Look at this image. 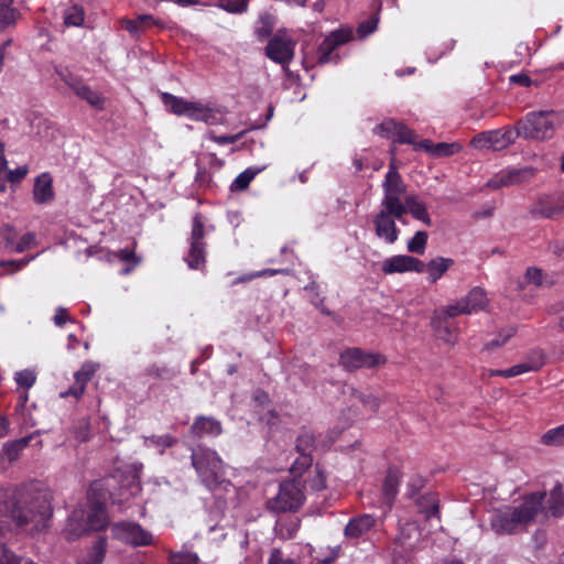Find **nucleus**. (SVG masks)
<instances>
[{
	"instance_id": "obj_7",
	"label": "nucleus",
	"mask_w": 564,
	"mask_h": 564,
	"mask_svg": "<svg viewBox=\"0 0 564 564\" xmlns=\"http://www.w3.org/2000/svg\"><path fill=\"white\" fill-rule=\"evenodd\" d=\"M518 137L520 135L517 127H506L478 133L471 139L470 144L478 150L501 151L513 144Z\"/></svg>"
},
{
	"instance_id": "obj_38",
	"label": "nucleus",
	"mask_w": 564,
	"mask_h": 564,
	"mask_svg": "<svg viewBox=\"0 0 564 564\" xmlns=\"http://www.w3.org/2000/svg\"><path fill=\"white\" fill-rule=\"evenodd\" d=\"M434 314L442 316L445 319H449L460 314H470V310L467 308V306L464 303V300L462 299L455 304H451L440 310H436Z\"/></svg>"
},
{
	"instance_id": "obj_22",
	"label": "nucleus",
	"mask_w": 564,
	"mask_h": 564,
	"mask_svg": "<svg viewBox=\"0 0 564 564\" xmlns=\"http://www.w3.org/2000/svg\"><path fill=\"white\" fill-rule=\"evenodd\" d=\"M192 432L198 437L203 436H218L221 434L223 429L219 421L214 417L198 416L193 425Z\"/></svg>"
},
{
	"instance_id": "obj_40",
	"label": "nucleus",
	"mask_w": 564,
	"mask_h": 564,
	"mask_svg": "<svg viewBox=\"0 0 564 564\" xmlns=\"http://www.w3.org/2000/svg\"><path fill=\"white\" fill-rule=\"evenodd\" d=\"M96 370H97V365L85 364L82 367V369L76 373L77 382L82 383V386L78 389H76L72 392L76 398H79L84 393V383L87 382L93 377V375L96 372Z\"/></svg>"
},
{
	"instance_id": "obj_13",
	"label": "nucleus",
	"mask_w": 564,
	"mask_h": 564,
	"mask_svg": "<svg viewBox=\"0 0 564 564\" xmlns=\"http://www.w3.org/2000/svg\"><path fill=\"white\" fill-rule=\"evenodd\" d=\"M340 365L347 370L372 368L384 364L386 359L378 354L365 352L359 348H350L340 354Z\"/></svg>"
},
{
	"instance_id": "obj_44",
	"label": "nucleus",
	"mask_w": 564,
	"mask_h": 564,
	"mask_svg": "<svg viewBox=\"0 0 564 564\" xmlns=\"http://www.w3.org/2000/svg\"><path fill=\"white\" fill-rule=\"evenodd\" d=\"M462 150V145L457 142L446 143L440 142L434 144L433 147V156L434 158H445L451 156L455 153H458Z\"/></svg>"
},
{
	"instance_id": "obj_42",
	"label": "nucleus",
	"mask_w": 564,
	"mask_h": 564,
	"mask_svg": "<svg viewBox=\"0 0 564 564\" xmlns=\"http://www.w3.org/2000/svg\"><path fill=\"white\" fill-rule=\"evenodd\" d=\"M427 232L416 231L415 235L408 241L406 248L410 252L423 254L427 243Z\"/></svg>"
},
{
	"instance_id": "obj_59",
	"label": "nucleus",
	"mask_w": 564,
	"mask_h": 564,
	"mask_svg": "<svg viewBox=\"0 0 564 564\" xmlns=\"http://www.w3.org/2000/svg\"><path fill=\"white\" fill-rule=\"evenodd\" d=\"M527 280L534 284V285H541L542 284V271L536 268H529L525 273Z\"/></svg>"
},
{
	"instance_id": "obj_27",
	"label": "nucleus",
	"mask_w": 564,
	"mask_h": 564,
	"mask_svg": "<svg viewBox=\"0 0 564 564\" xmlns=\"http://www.w3.org/2000/svg\"><path fill=\"white\" fill-rule=\"evenodd\" d=\"M375 524V519L369 514L351 519L345 528V534L348 538L357 539L369 531Z\"/></svg>"
},
{
	"instance_id": "obj_47",
	"label": "nucleus",
	"mask_w": 564,
	"mask_h": 564,
	"mask_svg": "<svg viewBox=\"0 0 564 564\" xmlns=\"http://www.w3.org/2000/svg\"><path fill=\"white\" fill-rule=\"evenodd\" d=\"M0 564H35L33 561L15 555L13 552L2 546L0 554Z\"/></svg>"
},
{
	"instance_id": "obj_37",
	"label": "nucleus",
	"mask_w": 564,
	"mask_h": 564,
	"mask_svg": "<svg viewBox=\"0 0 564 564\" xmlns=\"http://www.w3.org/2000/svg\"><path fill=\"white\" fill-rule=\"evenodd\" d=\"M274 28V17L270 13H262L256 26V34L260 40L267 39Z\"/></svg>"
},
{
	"instance_id": "obj_11",
	"label": "nucleus",
	"mask_w": 564,
	"mask_h": 564,
	"mask_svg": "<svg viewBox=\"0 0 564 564\" xmlns=\"http://www.w3.org/2000/svg\"><path fill=\"white\" fill-rule=\"evenodd\" d=\"M112 538L132 546H148L154 543L152 533L135 522H118L111 527Z\"/></svg>"
},
{
	"instance_id": "obj_24",
	"label": "nucleus",
	"mask_w": 564,
	"mask_h": 564,
	"mask_svg": "<svg viewBox=\"0 0 564 564\" xmlns=\"http://www.w3.org/2000/svg\"><path fill=\"white\" fill-rule=\"evenodd\" d=\"M454 264L451 258L437 257L430 262L424 263V271L427 273V280L431 283L437 282L445 272Z\"/></svg>"
},
{
	"instance_id": "obj_1",
	"label": "nucleus",
	"mask_w": 564,
	"mask_h": 564,
	"mask_svg": "<svg viewBox=\"0 0 564 564\" xmlns=\"http://www.w3.org/2000/svg\"><path fill=\"white\" fill-rule=\"evenodd\" d=\"M545 491H535L511 505L494 509L489 518L491 530L499 535H510L542 522L545 517Z\"/></svg>"
},
{
	"instance_id": "obj_61",
	"label": "nucleus",
	"mask_w": 564,
	"mask_h": 564,
	"mask_svg": "<svg viewBox=\"0 0 564 564\" xmlns=\"http://www.w3.org/2000/svg\"><path fill=\"white\" fill-rule=\"evenodd\" d=\"M137 22L138 23H143L144 30L150 28V26H152V25L162 26V23L159 20H155L153 18V15H150V14L139 15L137 18Z\"/></svg>"
},
{
	"instance_id": "obj_15",
	"label": "nucleus",
	"mask_w": 564,
	"mask_h": 564,
	"mask_svg": "<svg viewBox=\"0 0 564 564\" xmlns=\"http://www.w3.org/2000/svg\"><path fill=\"white\" fill-rule=\"evenodd\" d=\"M535 174L533 167L507 169L495 174L486 184L491 189L513 186L529 181Z\"/></svg>"
},
{
	"instance_id": "obj_16",
	"label": "nucleus",
	"mask_w": 564,
	"mask_h": 564,
	"mask_svg": "<svg viewBox=\"0 0 564 564\" xmlns=\"http://www.w3.org/2000/svg\"><path fill=\"white\" fill-rule=\"evenodd\" d=\"M294 42L285 35H274L265 47L267 56L275 63L286 64L293 58Z\"/></svg>"
},
{
	"instance_id": "obj_2",
	"label": "nucleus",
	"mask_w": 564,
	"mask_h": 564,
	"mask_svg": "<svg viewBox=\"0 0 564 564\" xmlns=\"http://www.w3.org/2000/svg\"><path fill=\"white\" fill-rule=\"evenodd\" d=\"M51 505L45 496H36L30 501H14L9 491L0 489V536L6 535L11 524L25 528L32 524L30 532H39L51 517Z\"/></svg>"
},
{
	"instance_id": "obj_5",
	"label": "nucleus",
	"mask_w": 564,
	"mask_h": 564,
	"mask_svg": "<svg viewBox=\"0 0 564 564\" xmlns=\"http://www.w3.org/2000/svg\"><path fill=\"white\" fill-rule=\"evenodd\" d=\"M191 458L200 481L208 489H215L225 482L224 463L215 451L198 446L193 449Z\"/></svg>"
},
{
	"instance_id": "obj_25",
	"label": "nucleus",
	"mask_w": 564,
	"mask_h": 564,
	"mask_svg": "<svg viewBox=\"0 0 564 564\" xmlns=\"http://www.w3.org/2000/svg\"><path fill=\"white\" fill-rule=\"evenodd\" d=\"M403 207L404 215L406 213H411L415 219L423 221L427 226H431L432 221L426 206L416 195L406 196L403 202Z\"/></svg>"
},
{
	"instance_id": "obj_51",
	"label": "nucleus",
	"mask_w": 564,
	"mask_h": 564,
	"mask_svg": "<svg viewBox=\"0 0 564 564\" xmlns=\"http://www.w3.org/2000/svg\"><path fill=\"white\" fill-rule=\"evenodd\" d=\"M514 333H516V329L513 327H508V328L502 329L499 333L498 338L489 341L486 345L487 349H491V348L500 347V346L505 345L514 335Z\"/></svg>"
},
{
	"instance_id": "obj_33",
	"label": "nucleus",
	"mask_w": 564,
	"mask_h": 564,
	"mask_svg": "<svg viewBox=\"0 0 564 564\" xmlns=\"http://www.w3.org/2000/svg\"><path fill=\"white\" fill-rule=\"evenodd\" d=\"M19 17L20 13L13 7V0H0V28L14 24Z\"/></svg>"
},
{
	"instance_id": "obj_32",
	"label": "nucleus",
	"mask_w": 564,
	"mask_h": 564,
	"mask_svg": "<svg viewBox=\"0 0 564 564\" xmlns=\"http://www.w3.org/2000/svg\"><path fill=\"white\" fill-rule=\"evenodd\" d=\"M542 365H543V361L541 360V358H539L535 360L518 364V365L510 367L508 369H505V370H497L494 372V375L503 376L507 378L516 377V376H519V375H522V373H525L529 371H535V370L540 369Z\"/></svg>"
},
{
	"instance_id": "obj_23",
	"label": "nucleus",
	"mask_w": 564,
	"mask_h": 564,
	"mask_svg": "<svg viewBox=\"0 0 564 564\" xmlns=\"http://www.w3.org/2000/svg\"><path fill=\"white\" fill-rule=\"evenodd\" d=\"M438 502L437 494L427 492L417 499L416 505L420 513L424 514L427 520H436L440 524Z\"/></svg>"
},
{
	"instance_id": "obj_4",
	"label": "nucleus",
	"mask_w": 564,
	"mask_h": 564,
	"mask_svg": "<svg viewBox=\"0 0 564 564\" xmlns=\"http://www.w3.org/2000/svg\"><path fill=\"white\" fill-rule=\"evenodd\" d=\"M107 523L104 502L90 498L87 509L77 508L72 512L65 531L68 540H75L89 531L104 529Z\"/></svg>"
},
{
	"instance_id": "obj_63",
	"label": "nucleus",
	"mask_w": 564,
	"mask_h": 564,
	"mask_svg": "<svg viewBox=\"0 0 564 564\" xmlns=\"http://www.w3.org/2000/svg\"><path fill=\"white\" fill-rule=\"evenodd\" d=\"M67 321H69V316L67 310L64 307H58L54 315V323L57 326L64 325Z\"/></svg>"
},
{
	"instance_id": "obj_60",
	"label": "nucleus",
	"mask_w": 564,
	"mask_h": 564,
	"mask_svg": "<svg viewBox=\"0 0 564 564\" xmlns=\"http://www.w3.org/2000/svg\"><path fill=\"white\" fill-rule=\"evenodd\" d=\"M122 23L126 30L129 31L132 35H138L140 32L144 31L143 23H138L137 19L123 20Z\"/></svg>"
},
{
	"instance_id": "obj_35",
	"label": "nucleus",
	"mask_w": 564,
	"mask_h": 564,
	"mask_svg": "<svg viewBox=\"0 0 564 564\" xmlns=\"http://www.w3.org/2000/svg\"><path fill=\"white\" fill-rule=\"evenodd\" d=\"M400 473L398 470H389L384 484H383V496L386 501L390 505L398 492L400 484Z\"/></svg>"
},
{
	"instance_id": "obj_43",
	"label": "nucleus",
	"mask_w": 564,
	"mask_h": 564,
	"mask_svg": "<svg viewBox=\"0 0 564 564\" xmlns=\"http://www.w3.org/2000/svg\"><path fill=\"white\" fill-rule=\"evenodd\" d=\"M542 443L549 446L564 445V424L544 433L542 436Z\"/></svg>"
},
{
	"instance_id": "obj_26",
	"label": "nucleus",
	"mask_w": 564,
	"mask_h": 564,
	"mask_svg": "<svg viewBox=\"0 0 564 564\" xmlns=\"http://www.w3.org/2000/svg\"><path fill=\"white\" fill-rule=\"evenodd\" d=\"M431 325L440 339L447 344H453L456 340V328L447 318L434 314Z\"/></svg>"
},
{
	"instance_id": "obj_54",
	"label": "nucleus",
	"mask_w": 564,
	"mask_h": 564,
	"mask_svg": "<svg viewBox=\"0 0 564 564\" xmlns=\"http://www.w3.org/2000/svg\"><path fill=\"white\" fill-rule=\"evenodd\" d=\"M268 564H295L292 558L284 557L280 549H273L270 553Z\"/></svg>"
},
{
	"instance_id": "obj_10",
	"label": "nucleus",
	"mask_w": 564,
	"mask_h": 564,
	"mask_svg": "<svg viewBox=\"0 0 564 564\" xmlns=\"http://www.w3.org/2000/svg\"><path fill=\"white\" fill-rule=\"evenodd\" d=\"M404 212L380 207L373 216V230L377 238L387 245H393L399 239L400 230L395 221L401 220Z\"/></svg>"
},
{
	"instance_id": "obj_39",
	"label": "nucleus",
	"mask_w": 564,
	"mask_h": 564,
	"mask_svg": "<svg viewBox=\"0 0 564 564\" xmlns=\"http://www.w3.org/2000/svg\"><path fill=\"white\" fill-rule=\"evenodd\" d=\"M85 20V12L80 6L74 4L64 12V23L67 26H80Z\"/></svg>"
},
{
	"instance_id": "obj_6",
	"label": "nucleus",
	"mask_w": 564,
	"mask_h": 564,
	"mask_svg": "<svg viewBox=\"0 0 564 564\" xmlns=\"http://www.w3.org/2000/svg\"><path fill=\"white\" fill-rule=\"evenodd\" d=\"M164 105L171 112L177 116H184L192 120L203 121L207 124H219L223 116L219 110L200 101H188L172 94L162 95Z\"/></svg>"
},
{
	"instance_id": "obj_3",
	"label": "nucleus",
	"mask_w": 564,
	"mask_h": 564,
	"mask_svg": "<svg viewBox=\"0 0 564 564\" xmlns=\"http://www.w3.org/2000/svg\"><path fill=\"white\" fill-rule=\"evenodd\" d=\"M563 123V111L546 109L527 113L517 128L521 138L544 142L553 139Z\"/></svg>"
},
{
	"instance_id": "obj_57",
	"label": "nucleus",
	"mask_w": 564,
	"mask_h": 564,
	"mask_svg": "<svg viewBox=\"0 0 564 564\" xmlns=\"http://www.w3.org/2000/svg\"><path fill=\"white\" fill-rule=\"evenodd\" d=\"M28 444L26 440H20L15 443L7 445L6 451L10 460H13L18 457L19 452L24 448Z\"/></svg>"
},
{
	"instance_id": "obj_28",
	"label": "nucleus",
	"mask_w": 564,
	"mask_h": 564,
	"mask_svg": "<svg viewBox=\"0 0 564 564\" xmlns=\"http://www.w3.org/2000/svg\"><path fill=\"white\" fill-rule=\"evenodd\" d=\"M70 88L79 98L86 100L90 106L95 108H102V97L98 93L94 91L88 86L83 84L80 80L70 83Z\"/></svg>"
},
{
	"instance_id": "obj_36",
	"label": "nucleus",
	"mask_w": 564,
	"mask_h": 564,
	"mask_svg": "<svg viewBox=\"0 0 564 564\" xmlns=\"http://www.w3.org/2000/svg\"><path fill=\"white\" fill-rule=\"evenodd\" d=\"M265 166L262 167H249L240 173L232 182L231 189L243 191L246 189L257 174L262 172Z\"/></svg>"
},
{
	"instance_id": "obj_52",
	"label": "nucleus",
	"mask_w": 564,
	"mask_h": 564,
	"mask_svg": "<svg viewBox=\"0 0 564 564\" xmlns=\"http://www.w3.org/2000/svg\"><path fill=\"white\" fill-rule=\"evenodd\" d=\"M314 473L315 475L310 479V486L314 490H323L326 487V475L318 466H316Z\"/></svg>"
},
{
	"instance_id": "obj_45",
	"label": "nucleus",
	"mask_w": 564,
	"mask_h": 564,
	"mask_svg": "<svg viewBox=\"0 0 564 564\" xmlns=\"http://www.w3.org/2000/svg\"><path fill=\"white\" fill-rule=\"evenodd\" d=\"M14 380L19 387L30 389L35 383L36 375L33 370L25 369L17 372L14 376Z\"/></svg>"
},
{
	"instance_id": "obj_62",
	"label": "nucleus",
	"mask_w": 564,
	"mask_h": 564,
	"mask_svg": "<svg viewBox=\"0 0 564 564\" xmlns=\"http://www.w3.org/2000/svg\"><path fill=\"white\" fill-rule=\"evenodd\" d=\"M280 273H286V270H284V269H265V270L257 271V272L250 274L248 279L250 280V279L261 278V276H271V275H275V274H280Z\"/></svg>"
},
{
	"instance_id": "obj_55",
	"label": "nucleus",
	"mask_w": 564,
	"mask_h": 564,
	"mask_svg": "<svg viewBox=\"0 0 564 564\" xmlns=\"http://www.w3.org/2000/svg\"><path fill=\"white\" fill-rule=\"evenodd\" d=\"M243 133L245 132H240L232 135H216L210 133L208 138L217 144H230L237 142L243 135Z\"/></svg>"
},
{
	"instance_id": "obj_20",
	"label": "nucleus",
	"mask_w": 564,
	"mask_h": 564,
	"mask_svg": "<svg viewBox=\"0 0 564 564\" xmlns=\"http://www.w3.org/2000/svg\"><path fill=\"white\" fill-rule=\"evenodd\" d=\"M32 193L36 204L44 205L54 200L53 177L50 173L44 172L35 178Z\"/></svg>"
},
{
	"instance_id": "obj_12",
	"label": "nucleus",
	"mask_w": 564,
	"mask_h": 564,
	"mask_svg": "<svg viewBox=\"0 0 564 564\" xmlns=\"http://www.w3.org/2000/svg\"><path fill=\"white\" fill-rule=\"evenodd\" d=\"M204 221L203 217L197 214L193 218V227L191 234L189 252L185 261L191 269H202L205 264V249L203 243Z\"/></svg>"
},
{
	"instance_id": "obj_14",
	"label": "nucleus",
	"mask_w": 564,
	"mask_h": 564,
	"mask_svg": "<svg viewBox=\"0 0 564 564\" xmlns=\"http://www.w3.org/2000/svg\"><path fill=\"white\" fill-rule=\"evenodd\" d=\"M381 271L386 275L406 272L422 273L424 271V262L412 256L395 254L386 258L381 262Z\"/></svg>"
},
{
	"instance_id": "obj_31",
	"label": "nucleus",
	"mask_w": 564,
	"mask_h": 564,
	"mask_svg": "<svg viewBox=\"0 0 564 564\" xmlns=\"http://www.w3.org/2000/svg\"><path fill=\"white\" fill-rule=\"evenodd\" d=\"M549 512L554 517L564 514V495L560 485L555 486L550 494L544 519L547 517Z\"/></svg>"
},
{
	"instance_id": "obj_41",
	"label": "nucleus",
	"mask_w": 564,
	"mask_h": 564,
	"mask_svg": "<svg viewBox=\"0 0 564 564\" xmlns=\"http://www.w3.org/2000/svg\"><path fill=\"white\" fill-rule=\"evenodd\" d=\"M216 6L231 14H241L248 10V0H217Z\"/></svg>"
},
{
	"instance_id": "obj_18",
	"label": "nucleus",
	"mask_w": 564,
	"mask_h": 564,
	"mask_svg": "<svg viewBox=\"0 0 564 564\" xmlns=\"http://www.w3.org/2000/svg\"><path fill=\"white\" fill-rule=\"evenodd\" d=\"M352 37L351 31L349 30H337L332 32L328 36L324 39L318 47V62L321 64L328 63L333 59L332 53L333 51Z\"/></svg>"
},
{
	"instance_id": "obj_53",
	"label": "nucleus",
	"mask_w": 564,
	"mask_h": 564,
	"mask_svg": "<svg viewBox=\"0 0 564 564\" xmlns=\"http://www.w3.org/2000/svg\"><path fill=\"white\" fill-rule=\"evenodd\" d=\"M151 445L159 446L162 448L171 447L175 444L176 440L169 434L153 436L148 440Z\"/></svg>"
},
{
	"instance_id": "obj_17",
	"label": "nucleus",
	"mask_w": 564,
	"mask_h": 564,
	"mask_svg": "<svg viewBox=\"0 0 564 564\" xmlns=\"http://www.w3.org/2000/svg\"><path fill=\"white\" fill-rule=\"evenodd\" d=\"M375 132L400 143H413L414 132L393 119L384 120L376 127Z\"/></svg>"
},
{
	"instance_id": "obj_56",
	"label": "nucleus",
	"mask_w": 564,
	"mask_h": 564,
	"mask_svg": "<svg viewBox=\"0 0 564 564\" xmlns=\"http://www.w3.org/2000/svg\"><path fill=\"white\" fill-rule=\"evenodd\" d=\"M28 172L29 169L26 165H22L14 170H10L8 172V181L11 183H18L26 176Z\"/></svg>"
},
{
	"instance_id": "obj_34",
	"label": "nucleus",
	"mask_w": 564,
	"mask_h": 564,
	"mask_svg": "<svg viewBox=\"0 0 564 564\" xmlns=\"http://www.w3.org/2000/svg\"><path fill=\"white\" fill-rule=\"evenodd\" d=\"M533 214L544 218H556L564 214V206L553 205L549 200H540L532 209Z\"/></svg>"
},
{
	"instance_id": "obj_19",
	"label": "nucleus",
	"mask_w": 564,
	"mask_h": 564,
	"mask_svg": "<svg viewBox=\"0 0 564 564\" xmlns=\"http://www.w3.org/2000/svg\"><path fill=\"white\" fill-rule=\"evenodd\" d=\"M317 448L315 436L311 433H304L296 440V449L300 453V457L296 459L292 467V471H297L301 468L311 466L312 458L311 453Z\"/></svg>"
},
{
	"instance_id": "obj_64",
	"label": "nucleus",
	"mask_w": 564,
	"mask_h": 564,
	"mask_svg": "<svg viewBox=\"0 0 564 564\" xmlns=\"http://www.w3.org/2000/svg\"><path fill=\"white\" fill-rule=\"evenodd\" d=\"M56 74L58 77L70 87V83L78 82L75 77L72 76V74L67 69L63 68H56Z\"/></svg>"
},
{
	"instance_id": "obj_58",
	"label": "nucleus",
	"mask_w": 564,
	"mask_h": 564,
	"mask_svg": "<svg viewBox=\"0 0 564 564\" xmlns=\"http://www.w3.org/2000/svg\"><path fill=\"white\" fill-rule=\"evenodd\" d=\"M377 24H378V19L377 18H372L366 22H362L359 26H358V34L360 36H366L370 33H372L376 29H377Z\"/></svg>"
},
{
	"instance_id": "obj_9",
	"label": "nucleus",
	"mask_w": 564,
	"mask_h": 564,
	"mask_svg": "<svg viewBox=\"0 0 564 564\" xmlns=\"http://www.w3.org/2000/svg\"><path fill=\"white\" fill-rule=\"evenodd\" d=\"M305 497L300 482L295 480L283 481L278 495L270 500L269 507L275 512H294L304 502Z\"/></svg>"
},
{
	"instance_id": "obj_46",
	"label": "nucleus",
	"mask_w": 564,
	"mask_h": 564,
	"mask_svg": "<svg viewBox=\"0 0 564 564\" xmlns=\"http://www.w3.org/2000/svg\"><path fill=\"white\" fill-rule=\"evenodd\" d=\"M170 561V564H199L197 554L187 551L172 553Z\"/></svg>"
},
{
	"instance_id": "obj_30",
	"label": "nucleus",
	"mask_w": 564,
	"mask_h": 564,
	"mask_svg": "<svg viewBox=\"0 0 564 564\" xmlns=\"http://www.w3.org/2000/svg\"><path fill=\"white\" fill-rule=\"evenodd\" d=\"M470 314L484 310L488 305V299L485 291L480 288H474L463 299Z\"/></svg>"
},
{
	"instance_id": "obj_50",
	"label": "nucleus",
	"mask_w": 564,
	"mask_h": 564,
	"mask_svg": "<svg viewBox=\"0 0 564 564\" xmlns=\"http://www.w3.org/2000/svg\"><path fill=\"white\" fill-rule=\"evenodd\" d=\"M33 245H35V235L33 232H28L22 236L17 243L13 245L11 251L22 253L30 249Z\"/></svg>"
},
{
	"instance_id": "obj_49",
	"label": "nucleus",
	"mask_w": 564,
	"mask_h": 564,
	"mask_svg": "<svg viewBox=\"0 0 564 564\" xmlns=\"http://www.w3.org/2000/svg\"><path fill=\"white\" fill-rule=\"evenodd\" d=\"M15 240V231L12 226L4 225L0 227V245L11 251Z\"/></svg>"
},
{
	"instance_id": "obj_8",
	"label": "nucleus",
	"mask_w": 564,
	"mask_h": 564,
	"mask_svg": "<svg viewBox=\"0 0 564 564\" xmlns=\"http://www.w3.org/2000/svg\"><path fill=\"white\" fill-rule=\"evenodd\" d=\"M382 188L383 198L380 207L404 212L403 202L408 196L406 186L393 165L390 166L386 174Z\"/></svg>"
},
{
	"instance_id": "obj_48",
	"label": "nucleus",
	"mask_w": 564,
	"mask_h": 564,
	"mask_svg": "<svg viewBox=\"0 0 564 564\" xmlns=\"http://www.w3.org/2000/svg\"><path fill=\"white\" fill-rule=\"evenodd\" d=\"M355 398L370 412L378 411L380 406V400L370 393L357 392Z\"/></svg>"
},
{
	"instance_id": "obj_21",
	"label": "nucleus",
	"mask_w": 564,
	"mask_h": 564,
	"mask_svg": "<svg viewBox=\"0 0 564 564\" xmlns=\"http://www.w3.org/2000/svg\"><path fill=\"white\" fill-rule=\"evenodd\" d=\"M107 553V540L99 538L77 558V564H102Z\"/></svg>"
},
{
	"instance_id": "obj_29",
	"label": "nucleus",
	"mask_w": 564,
	"mask_h": 564,
	"mask_svg": "<svg viewBox=\"0 0 564 564\" xmlns=\"http://www.w3.org/2000/svg\"><path fill=\"white\" fill-rule=\"evenodd\" d=\"M301 525V521L297 518L280 519L274 528L275 535L283 540L293 539Z\"/></svg>"
}]
</instances>
